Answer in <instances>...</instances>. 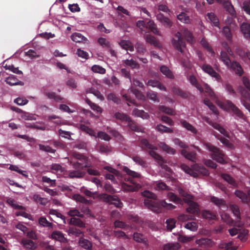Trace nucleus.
Returning <instances> with one entry per match:
<instances>
[{"label": "nucleus", "instance_id": "nucleus-40", "mask_svg": "<svg viewBox=\"0 0 250 250\" xmlns=\"http://www.w3.org/2000/svg\"><path fill=\"white\" fill-rule=\"evenodd\" d=\"M208 18L212 22L214 26L219 27V20L216 15L213 13H208L207 15Z\"/></svg>", "mask_w": 250, "mask_h": 250}, {"label": "nucleus", "instance_id": "nucleus-33", "mask_svg": "<svg viewBox=\"0 0 250 250\" xmlns=\"http://www.w3.org/2000/svg\"><path fill=\"white\" fill-rule=\"evenodd\" d=\"M160 71L167 77L169 79H173L174 76L171 71L166 65H162L160 67Z\"/></svg>", "mask_w": 250, "mask_h": 250}, {"label": "nucleus", "instance_id": "nucleus-12", "mask_svg": "<svg viewBox=\"0 0 250 250\" xmlns=\"http://www.w3.org/2000/svg\"><path fill=\"white\" fill-rule=\"evenodd\" d=\"M146 84L152 87H157L161 90L167 91L166 87L160 82L155 79L149 80Z\"/></svg>", "mask_w": 250, "mask_h": 250}, {"label": "nucleus", "instance_id": "nucleus-22", "mask_svg": "<svg viewBox=\"0 0 250 250\" xmlns=\"http://www.w3.org/2000/svg\"><path fill=\"white\" fill-rule=\"evenodd\" d=\"M172 92L175 95L184 99L188 98L189 95V92L184 91L178 87H174L172 88Z\"/></svg>", "mask_w": 250, "mask_h": 250}, {"label": "nucleus", "instance_id": "nucleus-48", "mask_svg": "<svg viewBox=\"0 0 250 250\" xmlns=\"http://www.w3.org/2000/svg\"><path fill=\"white\" fill-rule=\"evenodd\" d=\"M137 52L140 55H144L146 52V49L144 45L140 42H137L135 45Z\"/></svg>", "mask_w": 250, "mask_h": 250}, {"label": "nucleus", "instance_id": "nucleus-25", "mask_svg": "<svg viewBox=\"0 0 250 250\" xmlns=\"http://www.w3.org/2000/svg\"><path fill=\"white\" fill-rule=\"evenodd\" d=\"M210 201L219 208H226L227 207L226 201L222 199H220L215 196H212L210 198Z\"/></svg>", "mask_w": 250, "mask_h": 250}, {"label": "nucleus", "instance_id": "nucleus-11", "mask_svg": "<svg viewBox=\"0 0 250 250\" xmlns=\"http://www.w3.org/2000/svg\"><path fill=\"white\" fill-rule=\"evenodd\" d=\"M133 238L137 242L142 243L146 246H148L147 239L142 233L134 232Z\"/></svg>", "mask_w": 250, "mask_h": 250}, {"label": "nucleus", "instance_id": "nucleus-50", "mask_svg": "<svg viewBox=\"0 0 250 250\" xmlns=\"http://www.w3.org/2000/svg\"><path fill=\"white\" fill-rule=\"evenodd\" d=\"M114 117L118 120H121L122 121H127L130 118L129 116H128L126 114L122 113V112H116L114 114Z\"/></svg>", "mask_w": 250, "mask_h": 250}, {"label": "nucleus", "instance_id": "nucleus-2", "mask_svg": "<svg viewBox=\"0 0 250 250\" xmlns=\"http://www.w3.org/2000/svg\"><path fill=\"white\" fill-rule=\"evenodd\" d=\"M182 35L186 39L187 42H191L193 41V36L192 33L187 29H184L182 30V34L179 32H177L172 41V44L174 47L184 54L183 47H185V42L182 37Z\"/></svg>", "mask_w": 250, "mask_h": 250}, {"label": "nucleus", "instance_id": "nucleus-24", "mask_svg": "<svg viewBox=\"0 0 250 250\" xmlns=\"http://www.w3.org/2000/svg\"><path fill=\"white\" fill-rule=\"evenodd\" d=\"M188 80L190 83L201 93L203 92V86L198 83L196 78L194 75H190L189 77Z\"/></svg>", "mask_w": 250, "mask_h": 250}, {"label": "nucleus", "instance_id": "nucleus-59", "mask_svg": "<svg viewBox=\"0 0 250 250\" xmlns=\"http://www.w3.org/2000/svg\"><path fill=\"white\" fill-rule=\"evenodd\" d=\"M146 41L147 42L154 45L155 46H158L159 45V42L156 39V38L151 35H148L146 37Z\"/></svg>", "mask_w": 250, "mask_h": 250}, {"label": "nucleus", "instance_id": "nucleus-37", "mask_svg": "<svg viewBox=\"0 0 250 250\" xmlns=\"http://www.w3.org/2000/svg\"><path fill=\"white\" fill-rule=\"evenodd\" d=\"M146 29H149L155 34H159V31L157 28L156 25L152 21L150 20L147 22Z\"/></svg>", "mask_w": 250, "mask_h": 250}, {"label": "nucleus", "instance_id": "nucleus-52", "mask_svg": "<svg viewBox=\"0 0 250 250\" xmlns=\"http://www.w3.org/2000/svg\"><path fill=\"white\" fill-rule=\"evenodd\" d=\"M223 33L226 37L227 40L229 42H231L232 40V35L230 32V28L226 26L223 27Z\"/></svg>", "mask_w": 250, "mask_h": 250}, {"label": "nucleus", "instance_id": "nucleus-15", "mask_svg": "<svg viewBox=\"0 0 250 250\" xmlns=\"http://www.w3.org/2000/svg\"><path fill=\"white\" fill-rule=\"evenodd\" d=\"M220 60L223 62L228 68L230 67L232 63V62L231 61L229 56V53L225 51H222L220 52Z\"/></svg>", "mask_w": 250, "mask_h": 250}, {"label": "nucleus", "instance_id": "nucleus-43", "mask_svg": "<svg viewBox=\"0 0 250 250\" xmlns=\"http://www.w3.org/2000/svg\"><path fill=\"white\" fill-rule=\"evenodd\" d=\"M180 62L181 64L183 66V67L188 68L190 69L191 67V64L190 61L188 60V55H186L185 58H182L180 60Z\"/></svg>", "mask_w": 250, "mask_h": 250}, {"label": "nucleus", "instance_id": "nucleus-26", "mask_svg": "<svg viewBox=\"0 0 250 250\" xmlns=\"http://www.w3.org/2000/svg\"><path fill=\"white\" fill-rule=\"evenodd\" d=\"M159 146L164 151L170 154H174L175 153V150L167 145L164 142H160L158 144Z\"/></svg>", "mask_w": 250, "mask_h": 250}, {"label": "nucleus", "instance_id": "nucleus-51", "mask_svg": "<svg viewBox=\"0 0 250 250\" xmlns=\"http://www.w3.org/2000/svg\"><path fill=\"white\" fill-rule=\"evenodd\" d=\"M39 147L40 150L44 151L46 152L55 153L56 150L53 149L49 146H46L42 144H39Z\"/></svg>", "mask_w": 250, "mask_h": 250}, {"label": "nucleus", "instance_id": "nucleus-19", "mask_svg": "<svg viewBox=\"0 0 250 250\" xmlns=\"http://www.w3.org/2000/svg\"><path fill=\"white\" fill-rule=\"evenodd\" d=\"M235 71V73L239 76L243 74V70L241 65L236 61H233L232 64L229 67Z\"/></svg>", "mask_w": 250, "mask_h": 250}, {"label": "nucleus", "instance_id": "nucleus-62", "mask_svg": "<svg viewBox=\"0 0 250 250\" xmlns=\"http://www.w3.org/2000/svg\"><path fill=\"white\" fill-rule=\"evenodd\" d=\"M124 63L126 65L130 66L132 68H139V65L133 60H125Z\"/></svg>", "mask_w": 250, "mask_h": 250}, {"label": "nucleus", "instance_id": "nucleus-6", "mask_svg": "<svg viewBox=\"0 0 250 250\" xmlns=\"http://www.w3.org/2000/svg\"><path fill=\"white\" fill-rule=\"evenodd\" d=\"M49 237L61 243H66L68 242V239L64 237V234L59 230L53 231Z\"/></svg>", "mask_w": 250, "mask_h": 250}, {"label": "nucleus", "instance_id": "nucleus-32", "mask_svg": "<svg viewBox=\"0 0 250 250\" xmlns=\"http://www.w3.org/2000/svg\"><path fill=\"white\" fill-rule=\"evenodd\" d=\"M180 123L182 125L186 128L188 130L191 131L194 134H196L197 133V129L190 124L188 123L185 120H181Z\"/></svg>", "mask_w": 250, "mask_h": 250}, {"label": "nucleus", "instance_id": "nucleus-29", "mask_svg": "<svg viewBox=\"0 0 250 250\" xmlns=\"http://www.w3.org/2000/svg\"><path fill=\"white\" fill-rule=\"evenodd\" d=\"M223 5L224 7L231 16H234L235 15L236 12L234 8L230 1H225L223 2Z\"/></svg>", "mask_w": 250, "mask_h": 250}, {"label": "nucleus", "instance_id": "nucleus-44", "mask_svg": "<svg viewBox=\"0 0 250 250\" xmlns=\"http://www.w3.org/2000/svg\"><path fill=\"white\" fill-rule=\"evenodd\" d=\"M233 243L232 241H230L227 243H223L220 245V248L223 249V250H235L237 249V247L232 246Z\"/></svg>", "mask_w": 250, "mask_h": 250}, {"label": "nucleus", "instance_id": "nucleus-20", "mask_svg": "<svg viewBox=\"0 0 250 250\" xmlns=\"http://www.w3.org/2000/svg\"><path fill=\"white\" fill-rule=\"evenodd\" d=\"M202 217L208 221L215 220L217 216L215 213L208 210H204L202 212Z\"/></svg>", "mask_w": 250, "mask_h": 250}, {"label": "nucleus", "instance_id": "nucleus-39", "mask_svg": "<svg viewBox=\"0 0 250 250\" xmlns=\"http://www.w3.org/2000/svg\"><path fill=\"white\" fill-rule=\"evenodd\" d=\"M167 197L170 201H172L175 203H179L180 204H183V200L178 197L173 192H169L167 193Z\"/></svg>", "mask_w": 250, "mask_h": 250}, {"label": "nucleus", "instance_id": "nucleus-3", "mask_svg": "<svg viewBox=\"0 0 250 250\" xmlns=\"http://www.w3.org/2000/svg\"><path fill=\"white\" fill-rule=\"evenodd\" d=\"M204 146L207 149L211 152V157L214 160L222 164L227 163L225 159V155L222 150L208 143H205Z\"/></svg>", "mask_w": 250, "mask_h": 250}, {"label": "nucleus", "instance_id": "nucleus-45", "mask_svg": "<svg viewBox=\"0 0 250 250\" xmlns=\"http://www.w3.org/2000/svg\"><path fill=\"white\" fill-rule=\"evenodd\" d=\"M177 19L181 22L188 23L190 21L189 17L184 12H182L177 15Z\"/></svg>", "mask_w": 250, "mask_h": 250}, {"label": "nucleus", "instance_id": "nucleus-41", "mask_svg": "<svg viewBox=\"0 0 250 250\" xmlns=\"http://www.w3.org/2000/svg\"><path fill=\"white\" fill-rule=\"evenodd\" d=\"M33 199L36 203H39L42 205L45 206L48 202L47 198L41 197L40 195L35 194L33 196Z\"/></svg>", "mask_w": 250, "mask_h": 250}, {"label": "nucleus", "instance_id": "nucleus-7", "mask_svg": "<svg viewBox=\"0 0 250 250\" xmlns=\"http://www.w3.org/2000/svg\"><path fill=\"white\" fill-rule=\"evenodd\" d=\"M227 107L231 110V111L239 118L245 120V116L243 113L232 102L230 101L227 102Z\"/></svg>", "mask_w": 250, "mask_h": 250}, {"label": "nucleus", "instance_id": "nucleus-4", "mask_svg": "<svg viewBox=\"0 0 250 250\" xmlns=\"http://www.w3.org/2000/svg\"><path fill=\"white\" fill-rule=\"evenodd\" d=\"M70 164L76 169H83L90 167L87 158L78 153L73 154V158L70 161Z\"/></svg>", "mask_w": 250, "mask_h": 250}, {"label": "nucleus", "instance_id": "nucleus-49", "mask_svg": "<svg viewBox=\"0 0 250 250\" xmlns=\"http://www.w3.org/2000/svg\"><path fill=\"white\" fill-rule=\"evenodd\" d=\"M158 108L160 111L170 115L175 114V112L172 109L164 105H159Z\"/></svg>", "mask_w": 250, "mask_h": 250}, {"label": "nucleus", "instance_id": "nucleus-34", "mask_svg": "<svg viewBox=\"0 0 250 250\" xmlns=\"http://www.w3.org/2000/svg\"><path fill=\"white\" fill-rule=\"evenodd\" d=\"M85 175V172L77 169L69 172L68 176L71 178H80L83 177Z\"/></svg>", "mask_w": 250, "mask_h": 250}, {"label": "nucleus", "instance_id": "nucleus-14", "mask_svg": "<svg viewBox=\"0 0 250 250\" xmlns=\"http://www.w3.org/2000/svg\"><path fill=\"white\" fill-rule=\"evenodd\" d=\"M235 195L244 203H248L250 202V191L248 192V194H246L240 190H236L235 191Z\"/></svg>", "mask_w": 250, "mask_h": 250}, {"label": "nucleus", "instance_id": "nucleus-18", "mask_svg": "<svg viewBox=\"0 0 250 250\" xmlns=\"http://www.w3.org/2000/svg\"><path fill=\"white\" fill-rule=\"evenodd\" d=\"M79 244L81 247L85 250H91L92 249V245L91 242L84 239L83 237H81L79 239Z\"/></svg>", "mask_w": 250, "mask_h": 250}, {"label": "nucleus", "instance_id": "nucleus-17", "mask_svg": "<svg viewBox=\"0 0 250 250\" xmlns=\"http://www.w3.org/2000/svg\"><path fill=\"white\" fill-rule=\"evenodd\" d=\"M6 83L10 85H21L24 84L23 82L19 81L15 76L10 75L7 77L5 80Z\"/></svg>", "mask_w": 250, "mask_h": 250}, {"label": "nucleus", "instance_id": "nucleus-35", "mask_svg": "<svg viewBox=\"0 0 250 250\" xmlns=\"http://www.w3.org/2000/svg\"><path fill=\"white\" fill-rule=\"evenodd\" d=\"M80 128L83 131L86 132L91 136H94L95 138H97L96 132L94 130L90 128H89L87 125L84 124H81L80 125Z\"/></svg>", "mask_w": 250, "mask_h": 250}, {"label": "nucleus", "instance_id": "nucleus-23", "mask_svg": "<svg viewBox=\"0 0 250 250\" xmlns=\"http://www.w3.org/2000/svg\"><path fill=\"white\" fill-rule=\"evenodd\" d=\"M123 170L126 172L129 177L127 178V181H130V182H132V178H138L140 177V174L137 172L132 171L129 169L128 167H125L123 168Z\"/></svg>", "mask_w": 250, "mask_h": 250}, {"label": "nucleus", "instance_id": "nucleus-54", "mask_svg": "<svg viewBox=\"0 0 250 250\" xmlns=\"http://www.w3.org/2000/svg\"><path fill=\"white\" fill-rule=\"evenodd\" d=\"M178 190L179 194L185 198L182 200L183 202H187L191 199V196L182 188H179Z\"/></svg>", "mask_w": 250, "mask_h": 250}, {"label": "nucleus", "instance_id": "nucleus-46", "mask_svg": "<svg viewBox=\"0 0 250 250\" xmlns=\"http://www.w3.org/2000/svg\"><path fill=\"white\" fill-rule=\"evenodd\" d=\"M229 208L237 219H240V212L238 206L235 204H231L229 206Z\"/></svg>", "mask_w": 250, "mask_h": 250}, {"label": "nucleus", "instance_id": "nucleus-13", "mask_svg": "<svg viewBox=\"0 0 250 250\" xmlns=\"http://www.w3.org/2000/svg\"><path fill=\"white\" fill-rule=\"evenodd\" d=\"M157 19L166 27L170 28L172 25V22L170 20L161 13L157 14Z\"/></svg>", "mask_w": 250, "mask_h": 250}, {"label": "nucleus", "instance_id": "nucleus-55", "mask_svg": "<svg viewBox=\"0 0 250 250\" xmlns=\"http://www.w3.org/2000/svg\"><path fill=\"white\" fill-rule=\"evenodd\" d=\"M203 92L205 91L207 93L209 96L211 98H213L215 97V93L211 88V87L207 83H204L203 87Z\"/></svg>", "mask_w": 250, "mask_h": 250}, {"label": "nucleus", "instance_id": "nucleus-30", "mask_svg": "<svg viewBox=\"0 0 250 250\" xmlns=\"http://www.w3.org/2000/svg\"><path fill=\"white\" fill-rule=\"evenodd\" d=\"M67 232L69 235H73L76 237H79L81 235H82V237L83 236V232L82 231L73 227H70Z\"/></svg>", "mask_w": 250, "mask_h": 250}, {"label": "nucleus", "instance_id": "nucleus-38", "mask_svg": "<svg viewBox=\"0 0 250 250\" xmlns=\"http://www.w3.org/2000/svg\"><path fill=\"white\" fill-rule=\"evenodd\" d=\"M212 126L218 130L221 134L224 135L225 136L229 138V133L226 130L225 128H224L221 125H220L218 123H212L211 125Z\"/></svg>", "mask_w": 250, "mask_h": 250}, {"label": "nucleus", "instance_id": "nucleus-53", "mask_svg": "<svg viewBox=\"0 0 250 250\" xmlns=\"http://www.w3.org/2000/svg\"><path fill=\"white\" fill-rule=\"evenodd\" d=\"M156 128L158 131L162 133H172L173 132L172 129L161 124L158 125Z\"/></svg>", "mask_w": 250, "mask_h": 250}, {"label": "nucleus", "instance_id": "nucleus-27", "mask_svg": "<svg viewBox=\"0 0 250 250\" xmlns=\"http://www.w3.org/2000/svg\"><path fill=\"white\" fill-rule=\"evenodd\" d=\"M119 44L121 47L124 49L129 50L130 51H134V46L132 43L128 41L122 40L119 42Z\"/></svg>", "mask_w": 250, "mask_h": 250}, {"label": "nucleus", "instance_id": "nucleus-16", "mask_svg": "<svg viewBox=\"0 0 250 250\" xmlns=\"http://www.w3.org/2000/svg\"><path fill=\"white\" fill-rule=\"evenodd\" d=\"M68 223L70 225H74L82 228H85V223L82 221L80 218L71 217L68 220Z\"/></svg>", "mask_w": 250, "mask_h": 250}, {"label": "nucleus", "instance_id": "nucleus-64", "mask_svg": "<svg viewBox=\"0 0 250 250\" xmlns=\"http://www.w3.org/2000/svg\"><path fill=\"white\" fill-rule=\"evenodd\" d=\"M98 42L103 47H110V43L105 38L102 37L100 38L98 40Z\"/></svg>", "mask_w": 250, "mask_h": 250}, {"label": "nucleus", "instance_id": "nucleus-8", "mask_svg": "<svg viewBox=\"0 0 250 250\" xmlns=\"http://www.w3.org/2000/svg\"><path fill=\"white\" fill-rule=\"evenodd\" d=\"M181 153L187 159L193 162H196L197 154L195 151H190L189 150H187L186 149H183L181 150Z\"/></svg>", "mask_w": 250, "mask_h": 250}, {"label": "nucleus", "instance_id": "nucleus-1", "mask_svg": "<svg viewBox=\"0 0 250 250\" xmlns=\"http://www.w3.org/2000/svg\"><path fill=\"white\" fill-rule=\"evenodd\" d=\"M142 194L146 198L144 200V205L148 209L157 213L162 211V207L167 209H173L175 206L171 204H168L165 201H162L160 203L157 202L155 199L156 195L148 190H145Z\"/></svg>", "mask_w": 250, "mask_h": 250}, {"label": "nucleus", "instance_id": "nucleus-5", "mask_svg": "<svg viewBox=\"0 0 250 250\" xmlns=\"http://www.w3.org/2000/svg\"><path fill=\"white\" fill-rule=\"evenodd\" d=\"M140 145L142 148L144 150H149V154L154 159L159 161H163L162 157L156 152L154 150H157V148L156 146L150 144L147 140L143 139L140 141Z\"/></svg>", "mask_w": 250, "mask_h": 250}, {"label": "nucleus", "instance_id": "nucleus-61", "mask_svg": "<svg viewBox=\"0 0 250 250\" xmlns=\"http://www.w3.org/2000/svg\"><path fill=\"white\" fill-rule=\"evenodd\" d=\"M181 169L184 171L186 173L190 175H193L194 176H195V174H196L192 169H191L190 167H189L188 166L185 165V164H182L180 166Z\"/></svg>", "mask_w": 250, "mask_h": 250}, {"label": "nucleus", "instance_id": "nucleus-57", "mask_svg": "<svg viewBox=\"0 0 250 250\" xmlns=\"http://www.w3.org/2000/svg\"><path fill=\"white\" fill-rule=\"evenodd\" d=\"M202 68L204 72L208 73L210 76H211L215 71L213 69V67L209 64H203L202 66Z\"/></svg>", "mask_w": 250, "mask_h": 250}, {"label": "nucleus", "instance_id": "nucleus-31", "mask_svg": "<svg viewBox=\"0 0 250 250\" xmlns=\"http://www.w3.org/2000/svg\"><path fill=\"white\" fill-rule=\"evenodd\" d=\"M133 115L141 117L144 119H147L149 117L148 114L143 110H139L137 108L134 109L132 111Z\"/></svg>", "mask_w": 250, "mask_h": 250}, {"label": "nucleus", "instance_id": "nucleus-47", "mask_svg": "<svg viewBox=\"0 0 250 250\" xmlns=\"http://www.w3.org/2000/svg\"><path fill=\"white\" fill-rule=\"evenodd\" d=\"M222 179L227 182L229 184L234 186L236 182L234 179L229 175L226 173H223L221 175Z\"/></svg>", "mask_w": 250, "mask_h": 250}, {"label": "nucleus", "instance_id": "nucleus-63", "mask_svg": "<svg viewBox=\"0 0 250 250\" xmlns=\"http://www.w3.org/2000/svg\"><path fill=\"white\" fill-rule=\"evenodd\" d=\"M166 223L167 224V229L170 231H171L175 227L176 221L174 219H168L167 220Z\"/></svg>", "mask_w": 250, "mask_h": 250}, {"label": "nucleus", "instance_id": "nucleus-21", "mask_svg": "<svg viewBox=\"0 0 250 250\" xmlns=\"http://www.w3.org/2000/svg\"><path fill=\"white\" fill-rule=\"evenodd\" d=\"M241 30L245 38L249 39L250 38V24L243 22L241 25Z\"/></svg>", "mask_w": 250, "mask_h": 250}, {"label": "nucleus", "instance_id": "nucleus-36", "mask_svg": "<svg viewBox=\"0 0 250 250\" xmlns=\"http://www.w3.org/2000/svg\"><path fill=\"white\" fill-rule=\"evenodd\" d=\"M39 224L43 227H47L48 228H53V224L47 221L45 217H41L38 220Z\"/></svg>", "mask_w": 250, "mask_h": 250}, {"label": "nucleus", "instance_id": "nucleus-58", "mask_svg": "<svg viewBox=\"0 0 250 250\" xmlns=\"http://www.w3.org/2000/svg\"><path fill=\"white\" fill-rule=\"evenodd\" d=\"M107 99L108 100L112 101L117 104L121 103V100L113 93L108 94L107 96Z\"/></svg>", "mask_w": 250, "mask_h": 250}, {"label": "nucleus", "instance_id": "nucleus-28", "mask_svg": "<svg viewBox=\"0 0 250 250\" xmlns=\"http://www.w3.org/2000/svg\"><path fill=\"white\" fill-rule=\"evenodd\" d=\"M71 39L74 42H86L87 40L86 38L79 33H75L71 36Z\"/></svg>", "mask_w": 250, "mask_h": 250}, {"label": "nucleus", "instance_id": "nucleus-60", "mask_svg": "<svg viewBox=\"0 0 250 250\" xmlns=\"http://www.w3.org/2000/svg\"><path fill=\"white\" fill-rule=\"evenodd\" d=\"M146 96L149 99L154 102H159V99L157 96V93L153 91H151L147 92L146 94Z\"/></svg>", "mask_w": 250, "mask_h": 250}, {"label": "nucleus", "instance_id": "nucleus-42", "mask_svg": "<svg viewBox=\"0 0 250 250\" xmlns=\"http://www.w3.org/2000/svg\"><path fill=\"white\" fill-rule=\"evenodd\" d=\"M45 96L50 99H53L56 102L62 101L63 99L62 97L58 95H56L54 92H47L45 93Z\"/></svg>", "mask_w": 250, "mask_h": 250}, {"label": "nucleus", "instance_id": "nucleus-10", "mask_svg": "<svg viewBox=\"0 0 250 250\" xmlns=\"http://www.w3.org/2000/svg\"><path fill=\"white\" fill-rule=\"evenodd\" d=\"M188 205V207L187 208V211L191 214H196L199 212L198 204L191 201L190 199L186 202Z\"/></svg>", "mask_w": 250, "mask_h": 250}, {"label": "nucleus", "instance_id": "nucleus-9", "mask_svg": "<svg viewBox=\"0 0 250 250\" xmlns=\"http://www.w3.org/2000/svg\"><path fill=\"white\" fill-rule=\"evenodd\" d=\"M20 243L26 250H34L37 248L36 244L32 240L27 238L21 239Z\"/></svg>", "mask_w": 250, "mask_h": 250}, {"label": "nucleus", "instance_id": "nucleus-56", "mask_svg": "<svg viewBox=\"0 0 250 250\" xmlns=\"http://www.w3.org/2000/svg\"><path fill=\"white\" fill-rule=\"evenodd\" d=\"M128 123V126L133 131H136V132H141V129L135 123L133 122L131 118L129 119V120L127 121Z\"/></svg>", "mask_w": 250, "mask_h": 250}]
</instances>
